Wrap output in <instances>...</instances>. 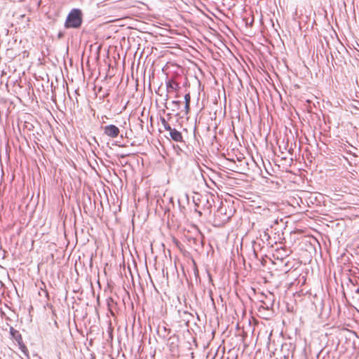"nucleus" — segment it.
Wrapping results in <instances>:
<instances>
[{"mask_svg":"<svg viewBox=\"0 0 359 359\" xmlns=\"http://www.w3.org/2000/svg\"><path fill=\"white\" fill-rule=\"evenodd\" d=\"M92 160H93L94 161H95V162L97 163V161H96V158H92Z\"/></svg>","mask_w":359,"mask_h":359,"instance_id":"obj_26","label":"nucleus"},{"mask_svg":"<svg viewBox=\"0 0 359 359\" xmlns=\"http://www.w3.org/2000/svg\"><path fill=\"white\" fill-rule=\"evenodd\" d=\"M83 22L82 12L79 8H73L70 11L65 22L66 29H78Z\"/></svg>","mask_w":359,"mask_h":359,"instance_id":"obj_3","label":"nucleus"},{"mask_svg":"<svg viewBox=\"0 0 359 359\" xmlns=\"http://www.w3.org/2000/svg\"><path fill=\"white\" fill-rule=\"evenodd\" d=\"M9 159H10L9 158H6V162H7Z\"/></svg>","mask_w":359,"mask_h":359,"instance_id":"obj_32","label":"nucleus"},{"mask_svg":"<svg viewBox=\"0 0 359 359\" xmlns=\"http://www.w3.org/2000/svg\"><path fill=\"white\" fill-rule=\"evenodd\" d=\"M357 160H359V158H351V161H349L348 158H344L345 163H344V166L349 172H355L357 173L358 170H359L358 165H355V168H353V163L356 164Z\"/></svg>","mask_w":359,"mask_h":359,"instance_id":"obj_9","label":"nucleus"},{"mask_svg":"<svg viewBox=\"0 0 359 359\" xmlns=\"http://www.w3.org/2000/svg\"><path fill=\"white\" fill-rule=\"evenodd\" d=\"M293 160H294V158H287V160H286L285 161H283V162L279 163L281 165V168H276L277 170L288 171L287 163H289L288 165H290L291 163L293 162Z\"/></svg>","mask_w":359,"mask_h":359,"instance_id":"obj_14","label":"nucleus"},{"mask_svg":"<svg viewBox=\"0 0 359 359\" xmlns=\"http://www.w3.org/2000/svg\"><path fill=\"white\" fill-rule=\"evenodd\" d=\"M200 201L203 203V208L209 210V212H211L212 204L215 203L214 196L212 195L206 194L204 196H201Z\"/></svg>","mask_w":359,"mask_h":359,"instance_id":"obj_7","label":"nucleus"},{"mask_svg":"<svg viewBox=\"0 0 359 359\" xmlns=\"http://www.w3.org/2000/svg\"><path fill=\"white\" fill-rule=\"evenodd\" d=\"M103 134L111 139H114L118 137L120 134L119 128L113 124H109L102 128Z\"/></svg>","mask_w":359,"mask_h":359,"instance_id":"obj_5","label":"nucleus"},{"mask_svg":"<svg viewBox=\"0 0 359 359\" xmlns=\"http://www.w3.org/2000/svg\"><path fill=\"white\" fill-rule=\"evenodd\" d=\"M197 212L198 213L199 215H201V211H197Z\"/></svg>","mask_w":359,"mask_h":359,"instance_id":"obj_25","label":"nucleus"},{"mask_svg":"<svg viewBox=\"0 0 359 359\" xmlns=\"http://www.w3.org/2000/svg\"><path fill=\"white\" fill-rule=\"evenodd\" d=\"M259 163H262L266 172L269 173L264 158H236V172L247 174L250 170L259 172L261 171Z\"/></svg>","mask_w":359,"mask_h":359,"instance_id":"obj_1","label":"nucleus"},{"mask_svg":"<svg viewBox=\"0 0 359 359\" xmlns=\"http://www.w3.org/2000/svg\"><path fill=\"white\" fill-rule=\"evenodd\" d=\"M194 163L196 164V165H198L197 161H194Z\"/></svg>","mask_w":359,"mask_h":359,"instance_id":"obj_27","label":"nucleus"},{"mask_svg":"<svg viewBox=\"0 0 359 359\" xmlns=\"http://www.w3.org/2000/svg\"><path fill=\"white\" fill-rule=\"evenodd\" d=\"M25 126L27 127V128L29 130H32L33 126H32V125H31V124H29V122H28V121H25Z\"/></svg>","mask_w":359,"mask_h":359,"instance_id":"obj_20","label":"nucleus"},{"mask_svg":"<svg viewBox=\"0 0 359 359\" xmlns=\"http://www.w3.org/2000/svg\"><path fill=\"white\" fill-rule=\"evenodd\" d=\"M161 124L163 125L164 129L167 131H170V130H172V128L171 126H170V124L166 121V120L165 119L164 117H161Z\"/></svg>","mask_w":359,"mask_h":359,"instance_id":"obj_15","label":"nucleus"},{"mask_svg":"<svg viewBox=\"0 0 359 359\" xmlns=\"http://www.w3.org/2000/svg\"><path fill=\"white\" fill-rule=\"evenodd\" d=\"M121 163L128 164L130 165L134 164L135 163H137V166H140V163H141L142 166L143 167L144 165V158H130L131 161H128V158H117Z\"/></svg>","mask_w":359,"mask_h":359,"instance_id":"obj_10","label":"nucleus"},{"mask_svg":"<svg viewBox=\"0 0 359 359\" xmlns=\"http://www.w3.org/2000/svg\"><path fill=\"white\" fill-rule=\"evenodd\" d=\"M64 36V33L62 32H60L57 34V38L58 39H62V37Z\"/></svg>","mask_w":359,"mask_h":359,"instance_id":"obj_21","label":"nucleus"},{"mask_svg":"<svg viewBox=\"0 0 359 359\" xmlns=\"http://www.w3.org/2000/svg\"><path fill=\"white\" fill-rule=\"evenodd\" d=\"M87 160H88V158H86ZM88 163L90 164V166H92L91 165V162L90 161H88Z\"/></svg>","mask_w":359,"mask_h":359,"instance_id":"obj_24","label":"nucleus"},{"mask_svg":"<svg viewBox=\"0 0 359 359\" xmlns=\"http://www.w3.org/2000/svg\"><path fill=\"white\" fill-rule=\"evenodd\" d=\"M109 302H114V300H113L111 298H109V299H107V304H108V306H110Z\"/></svg>","mask_w":359,"mask_h":359,"instance_id":"obj_23","label":"nucleus"},{"mask_svg":"<svg viewBox=\"0 0 359 359\" xmlns=\"http://www.w3.org/2000/svg\"><path fill=\"white\" fill-rule=\"evenodd\" d=\"M9 333L12 339L16 341L17 343L19 341L20 342L22 340L21 334L18 330L14 329L13 327H10Z\"/></svg>","mask_w":359,"mask_h":359,"instance_id":"obj_13","label":"nucleus"},{"mask_svg":"<svg viewBox=\"0 0 359 359\" xmlns=\"http://www.w3.org/2000/svg\"><path fill=\"white\" fill-rule=\"evenodd\" d=\"M190 111V104H185L184 109L182 111L184 112V114L187 115Z\"/></svg>","mask_w":359,"mask_h":359,"instance_id":"obj_18","label":"nucleus"},{"mask_svg":"<svg viewBox=\"0 0 359 359\" xmlns=\"http://www.w3.org/2000/svg\"><path fill=\"white\" fill-rule=\"evenodd\" d=\"M254 254H255V256H257V254H256V252H255V250H254Z\"/></svg>","mask_w":359,"mask_h":359,"instance_id":"obj_31","label":"nucleus"},{"mask_svg":"<svg viewBox=\"0 0 359 359\" xmlns=\"http://www.w3.org/2000/svg\"><path fill=\"white\" fill-rule=\"evenodd\" d=\"M163 329L164 332H168V333H170L171 332V330L169 328H167L166 327H163Z\"/></svg>","mask_w":359,"mask_h":359,"instance_id":"obj_22","label":"nucleus"},{"mask_svg":"<svg viewBox=\"0 0 359 359\" xmlns=\"http://www.w3.org/2000/svg\"><path fill=\"white\" fill-rule=\"evenodd\" d=\"M357 293H359V288H358L355 291Z\"/></svg>","mask_w":359,"mask_h":359,"instance_id":"obj_28","label":"nucleus"},{"mask_svg":"<svg viewBox=\"0 0 359 359\" xmlns=\"http://www.w3.org/2000/svg\"><path fill=\"white\" fill-rule=\"evenodd\" d=\"M120 157L123 158V157H126V156L121 155Z\"/></svg>","mask_w":359,"mask_h":359,"instance_id":"obj_30","label":"nucleus"},{"mask_svg":"<svg viewBox=\"0 0 359 359\" xmlns=\"http://www.w3.org/2000/svg\"><path fill=\"white\" fill-rule=\"evenodd\" d=\"M170 136L171 139L175 142H182V133L176 130L175 128H172V130L169 131Z\"/></svg>","mask_w":359,"mask_h":359,"instance_id":"obj_12","label":"nucleus"},{"mask_svg":"<svg viewBox=\"0 0 359 359\" xmlns=\"http://www.w3.org/2000/svg\"><path fill=\"white\" fill-rule=\"evenodd\" d=\"M184 102H185V104H187V103L190 104V102H191V96H190V94H189V93H187V94L184 95Z\"/></svg>","mask_w":359,"mask_h":359,"instance_id":"obj_19","label":"nucleus"},{"mask_svg":"<svg viewBox=\"0 0 359 359\" xmlns=\"http://www.w3.org/2000/svg\"><path fill=\"white\" fill-rule=\"evenodd\" d=\"M235 208L227 201H220V205L215 212V223L220 226L229 222L235 213Z\"/></svg>","mask_w":359,"mask_h":359,"instance_id":"obj_2","label":"nucleus"},{"mask_svg":"<svg viewBox=\"0 0 359 359\" xmlns=\"http://www.w3.org/2000/svg\"><path fill=\"white\" fill-rule=\"evenodd\" d=\"M181 102L179 100H173L171 104L173 106L172 111H175L180 109Z\"/></svg>","mask_w":359,"mask_h":359,"instance_id":"obj_17","label":"nucleus"},{"mask_svg":"<svg viewBox=\"0 0 359 359\" xmlns=\"http://www.w3.org/2000/svg\"><path fill=\"white\" fill-rule=\"evenodd\" d=\"M18 344L19 346V348L20 349V351L25 354V355H27L28 354V349L27 348V346L25 345V344L23 343V340H22L20 342H18Z\"/></svg>","mask_w":359,"mask_h":359,"instance_id":"obj_16","label":"nucleus"},{"mask_svg":"<svg viewBox=\"0 0 359 359\" xmlns=\"http://www.w3.org/2000/svg\"><path fill=\"white\" fill-rule=\"evenodd\" d=\"M265 300H261L262 304L259 306V311H270L272 310L274 304L273 295L270 294L269 296H265Z\"/></svg>","mask_w":359,"mask_h":359,"instance_id":"obj_6","label":"nucleus"},{"mask_svg":"<svg viewBox=\"0 0 359 359\" xmlns=\"http://www.w3.org/2000/svg\"><path fill=\"white\" fill-rule=\"evenodd\" d=\"M222 163H219V169L222 170H229L236 172V158H220Z\"/></svg>","mask_w":359,"mask_h":359,"instance_id":"obj_4","label":"nucleus"},{"mask_svg":"<svg viewBox=\"0 0 359 359\" xmlns=\"http://www.w3.org/2000/svg\"><path fill=\"white\" fill-rule=\"evenodd\" d=\"M269 164V167L266 165L267 168L269 170V168H271L273 171H276V168H280L281 165L279 163L283 161H285L287 158H265Z\"/></svg>","mask_w":359,"mask_h":359,"instance_id":"obj_8","label":"nucleus"},{"mask_svg":"<svg viewBox=\"0 0 359 359\" xmlns=\"http://www.w3.org/2000/svg\"><path fill=\"white\" fill-rule=\"evenodd\" d=\"M180 88L179 83L173 79H169L166 81V90L167 92L171 93L172 91H176Z\"/></svg>","mask_w":359,"mask_h":359,"instance_id":"obj_11","label":"nucleus"},{"mask_svg":"<svg viewBox=\"0 0 359 359\" xmlns=\"http://www.w3.org/2000/svg\"><path fill=\"white\" fill-rule=\"evenodd\" d=\"M101 162H102V158H98Z\"/></svg>","mask_w":359,"mask_h":359,"instance_id":"obj_29","label":"nucleus"}]
</instances>
